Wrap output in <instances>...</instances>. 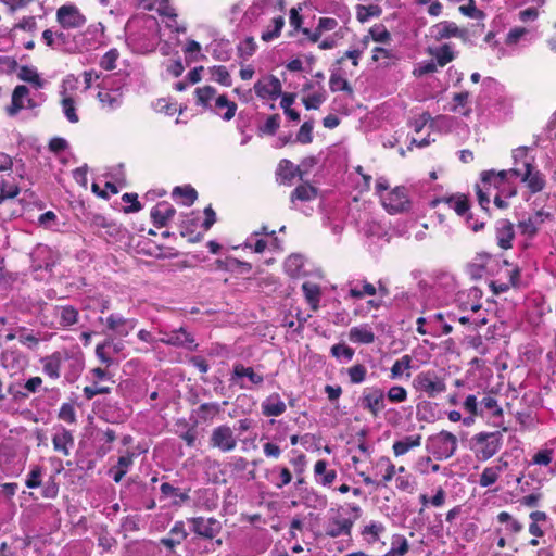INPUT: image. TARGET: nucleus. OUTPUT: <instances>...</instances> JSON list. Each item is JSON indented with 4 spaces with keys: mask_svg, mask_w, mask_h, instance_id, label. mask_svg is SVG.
I'll list each match as a JSON object with an SVG mask.
<instances>
[{
    "mask_svg": "<svg viewBox=\"0 0 556 556\" xmlns=\"http://www.w3.org/2000/svg\"><path fill=\"white\" fill-rule=\"evenodd\" d=\"M508 175L519 177L521 176V169L514 167L511 169L501 170L498 173H495L494 170L483 172L481 174V179L483 182H494V186L498 188L500 185L505 181Z\"/></svg>",
    "mask_w": 556,
    "mask_h": 556,
    "instance_id": "23",
    "label": "nucleus"
},
{
    "mask_svg": "<svg viewBox=\"0 0 556 556\" xmlns=\"http://www.w3.org/2000/svg\"><path fill=\"white\" fill-rule=\"evenodd\" d=\"M349 339L354 343L370 344L375 341V333L368 325L352 327Z\"/></svg>",
    "mask_w": 556,
    "mask_h": 556,
    "instance_id": "22",
    "label": "nucleus"
},
{
    "mask_svg": "<svg viewBox=\"0 0 556 556\" xmlns=\"http://www.w3.org/2000/svg\"><path fill=\"white\" fill-rule=\"evenodd\" d=\"M63 113L68 122L75 124L78 123L79 117L76 113L75 101L72 97H64L61 101Z\"/></svg>",
    "mask_w": 556,
    "mask_h": 556,
    "instance_id": "41",
    "label": "nucleus"
},
{
    "mask_svg": "<svg viewBox=\"0 0 556 556\" xmlns=\"http://www.w3.org/2000/svg\"><path fill=\"white\" fill-rule=\"evenodd\" d=\"M25 331L24 327L18 328V341L29 349H35L39 343V339L33 333H25Z\"/></svg>",
    "mask_w": 556,
    "mask_h": 556,
    "instance_id": "59",
    "label": "nucleus"
},
{
    "mask_svg": "<svg viewBox=\"0 0 556 556\" xmlns=\"http://www.w3.org/2000/svg\"><path fill=\"white\" fill-rule=\"evenodd\" d=\"M329 87L332 92L341 90L348 92L349 94L353 93V89L350 83L338 73L331 74L329 79Z\"/></svg>",
    "mask_w": 556,
    "mask_h": 556,
    "instance_id": "38",
    "label": "nucleus"
},
{
    "mask_svg": "<svg viewBox=\"0 0 556 556\" xmlns=\"http://www.w3.org/2000/svg\"><path fill=\"white\" fill-rule=\"evenodd\" d=\"M277 175L283 182L290 184L295 176L303 179V169L300 166H294L289 160H281L278 165Z\"/></svg>",
    "mask_w": 556,
    "mask_h": 556,
    "instance_id": "20",
    "label": "nucleus"
},
{
    "mask_svg": "<svg viewBox=\"0 0 556 556\" xmlns=\"http://www.w3.org/2000/svg\"><path fill=\"white\" fill-rule=\"evenodd\" d=\"M361 404L364 409L370 412L374 417L384 408V392L379 388L367 389L362 397Z\"/></svg>",
    "mask_w": 556,
    "mask_h": 556,
    "instance_id": "10",
    "label": "nucleus"
},
{
    "mask_svg": "<svg viewBox=\"0 0 556 556\" xmlns=\"http://www.w3.org/2000/svg\"><path fill=\"white\" fill-rule=\"evenodd\" d=\"M55 315L60 318L62 327H70L78 321V311L71 305L56 306Z\"/></svg>",
    "mask_w": 556,
    "mask_h": 556,
    "instance_id": "28",
    "label": "nucleus"
},
{
    "mask_svg": "<svg viewBox=\"0 0 556 556\" xmlns=\"http://www.w3.org/2000/svg\"><path fill=\"white\" fill-rule=\"evenodd\" d=\"M466 35L465 29H460L453 22H442L434 26V38L437 40L446 39L450 37H464Z\"/></svg>",
    "mask_w": 556,
    "mask_h": 556,
    "instance_id": "18",
    "label": "nucleus"
},
{
    "mask_svg": "<svg viewBox=\"0 0 556 556\" xmlns=\"http://www.w3.org/2000/svg\"><path fill=\"white\" fill-rule=\"evenodd\" d=\"M392 548L399 556H403L408 552L409 545L403 535H394L392 540Z\"/></svg>",
    "mask_w": 556,
    "mask_h": 556,
    "instance_id": "62",
    "label": "nucleus"
},
{
    "mask_svg": "<svg viewBox=\"0 0 556 556\" xmlns=\"http://www.w3.org/2000/svg\"><path fill=\"white\" fill-rule=\"evenodd\" d=\"M301 498L306 507H311L314 509H323L327 506L326 496L318 494L313 489L305 488L302 491Z\"/></svg>",
    "mask_w": 556,
    "mask_h": 556,
    "instance_id": "26",
    "label": "nucleus"
},
{
    "mask_svg": "<svg viewBox=\"0 0 556 556\" xmlns=\"http://www.w3.org/2000/svg\"><path fill=\"white\" fill-rule=\"evenodd\" d=\"M501 471H502L501 466L485 468L482 471L480 479H479L480 485L483 488H486V486L494 484L497 481Z\"/></svg>",
    "mask_w": 556,
    "mask_h": 556,
    "instance_id": "37",
    "label": "nucleus"
},
{
    "mask_svg": "<svg viewBox=\"0 0 556 556\" xmlns=\"http://www.w3.org/2000/svg\"><path fill=\"white\" fill-rule=\"evenodd\" d=\"M552 218L549 212L543 210L536 211L534 215L529 216L527 219L518 223V228L522 235L533 237L538 233L539 226L544 223L545 219Z\"/></svg>",
    "mask_w": 556,
    "mask_h": 556,
    "instance_id": "12",
    "label": "nucleus"
},
{
    "mask_svg": "<svg viewBox=\"0 0 556 556\" xmlns=\"http://www.w3.org/2000/svg\"><path fill=\"white\" fill-rule=\"evenodd\" d=\"M515 238L514 225L508 219H501L496 225V240L497 244L503 250H508L513 247L511 242Z\"/></svg>",
    "mask_w": 556,
    "mask_h": 556,
    "instance_id": "13",
    "label": "nucleus"
},
{
    "mask_svg": "<svg viewBox=\"0 0 556 556\" xmlns=\"http://www.w3.org/2000/svg\"><path fill=\"white\" fill-rule=\"evenodd\" d=\"M414 387L418 391L425 392L429 397H434L446 390L444 380L430 370L418 374L414 379Z\"/></svg>",
    "mask_w": 556,
    "mask_h": 556,
    "instance_id": "3",
    "label": "nucleus"
},
{
    "mask_svg": "<svg viewBox=\"0 0 556 556\" xmlns=\"http://www.w3.org/2000/svg\"><path fill=\"white\" fill-rule=\"evenodd\" d=\"M285 410L286 404L280 399L279 394H271L262 404V413L267 417L280 416Z\"/></svg>",
    "mask_w": 556,
    "mask_h": 556,
    "instance_id": "19",
    "label": "nucleus"
},
{
    "mask_svg": "<svg viewBox=\"0 0 556 556\" xmlns=\"http://www.w3.org/2000/svg\"><path fill=\"white\" fill-rule=\"evenodd\" d=\"M447 203L458 215H465L469 210V202L464 195L450 198L447 199Z\"/></svg>",
    "mask_w": 556,
    "mask_h": 556,
    "instance_id": "50",
    "label": "nucleus"
},
{
    "mask_svg": "<svg viewBox=\"0 0 556 556\" xmlns=\"http://www.w3.org/2000/svg\"><path fill=\"white\" fill-rule=\"evenodd\" d=\"M160 333L162 337L160 338V342L173 345V346H182L190 351L197 349L198 344H195V340L193 336L186 330V328L180 327L178 329H174L172 331L161 330Z\"/></svg>",
    "mask_w": 556,
    "mask_h": 556,
    "instance_id": "5",
    "label": "nucleus"
},
{
    "mask_svg": "<svg viewBox=\"0 0 556 556\" xmlns=\"http://www.w3.org/2000/svg\"><path fill=\"white\" fill-rule=\"evenodd\" d=\"M369 34L376 42L387 43L391 41V34L382 24L371 27Z\"/></svg>",
    "mask_w": 556,
    "mask_h": 556,
    "instance_id": "47",
    "label": "nucleus"
},
{
    "mask_svg": "<svg viewBox=\"0 0 556 556\" xmlns=\"http://www.w3.org/2000/svg\"><path fill=\"white\" fill-rule=\"evenodd\" d=\"M216 90L211 86L197 89L198 103L207 106L210 100L215 96Z\"/></svg>",
    "mask_w": 556,
    "mask_h": 556,
    "instance_id": "57",
    "label": "nucleus"
},
{
    "mask_svg": "<svg viewBox=\"0 0 556 556\" xmlns=\"http://www.w3.org/2000/svg\"><path fill=\"white\" fill-rule=\"evenodd\" d=\"M503 434L500 431L480 432L472 438L476 457L486 460L494 456L502 446Z\"/></svg>",
    "mask_w": 556,
    "mask_h": 556,
    "instance_id": "1",
    "label": "nucleus"
},
{
    "mask_svg": "<svg viewBox=\"0 0 556 556\" xmlns=\"http://www.w3.org/2000/svg\"><path fill=\"white\" fill-rule=\"evenodd\" d=\"M29 89L24 85L15 87L12 93V102L8 108V114L13 116L22 109L26 108V100L29 98Z\"/></svg>",
    "mask_w": 556,
    "mask_h": 556,
    "instance_id": "17",
    "label": "nucleus"
},
{
    "mask_svg": "<svg viewBox=\"0 0 556 556\" xmlns=\"http://www.w3.org/2000/svg\"><path fill=\"white\" fill-rule=\"evenodd\" d=\"M324 101H325L324 93L316 92V93L308 96L307 98H304L303 104L306 110H317Z\"/></svg>",
    "mask_w": 556,
    "mask_h": 556,
    "instance_id": "60",
    "label": "nucleus"
},
{
    "mask_svg": "<svg viewBox=\"0 0 556 556\" xmlns=\"http://www.w3.org/2000/svg\"><path fill=\"white\" fill-rule=\"evenodd\" d=\"M215 106L217 109H227V111L223 114V118L225 121H230L235 116L237 111V104L232 101H229L225 94H222L216 99Z\"/></svg>",
    "mask_w": 556,
    "mask_h": 556,
    "instance_id": "40",
    "label": "nucleus"
},
{
    "mask_svg": "<svg viewBox=\"0 0 556 556\" xmlns=\"http://www.w3.org/2000/svg\"><path fill=\"white\" fill-rule=\"evenodd\" d=\"M457 448V438L448 432L441 431L428 438L427 450L439 460L452 457Z\"/></svg>",
    "mask_w": 556,
    "mask_h": 556,
    "instance_id": "2",
    "label": "nucleus"
},
{
    "mask_svg": "<svg viewBox=\"0 0 556 556\" xmlns=\"http://www.w3.org/2000/svg\"><path fill=\"white\" fill-rule=\"evenodd\" d=\"M220 412L218 403H203L198 408V415L203 420H208L215 417Z\"/></svg>",
    "mask_w": 556,
    "mask_h": 556,
    "instance_id": "43",
    "label": "nucleus"
},
{
    "mask_svg": "<svg viewBox=\"0 0 556 556\" xmlns=\"http://www.w3.org/2000/svg\"><path fill=\"white\" fill-rule=\"evenodd\" d=\"M314 122L313 121H306L303 123V125L300 127V130L296 135V141L307 144L313 141V131Z\"/></svg>",
    "mask_w": 556,
    "mask_h": 556,
    "instance_id": "48",
    "label": "nucleus"
},
{
    "mask_svg": "<svg viewBox=\"0 0 556 556\" xmlns=\"http://www.w3.org/2000/svg\"><path fill=\"white\" fill-rule=\"evenodd\" d=\"M118 51L116 49L109 50L101 59L100 66L105 71H112L116 67L118 59Z\"/></svg>",
    "mask_w": 556,
    "mask_h": 556,
    "instance_id": "51",
    "label": "nucleus"
},
{
    "mask_svg": "<svg viewBox=\"0 0 556 556\" xmlns=\"http://www.w3.org/2000/svg\"><path fill=\"white\" fill-rule=\"evenodd\" d=\"M20 193V188L15 184L5 180L0 182V204L8 199H14Z\"/></svg>",
    "mask_w": 556,
    "mask_h": 556,
    "instance_id": "44",
    "label": "nucleus"
},
{
    "mask_svg": "<svg viewBox=\"0 0 556 556\" xmlns=\"http://www.w3.org/2000/svg\"><path fill=\"white\" fill-rule=\"evenodd\" d=\"M210 445L222 452H230L236 448L237 440L229 426L222 425L213 429Z\"/></svg>",
    "mask_w": 556,
    "mask_h": 556,
    "instance_id": "4",
    "label": "nucleus"
},
{
    "mask_svg": "<svg viewBox=\"0 0 556 556\" xmlns=\"http://www.w3.org/2000/svg\"><path fill=\"white\" fill-rule=\"evenodd\" d=\"M189 521L191 530L206 540H213L223 529L222 522L213 517H193Z\"/></svg>",
    "mask_w": 556,
    "mask_h": 556,
    "instance_id": "6",
    "label": "nucleus"
},
{
    "mask_svg": "<svg viewBox=\"0 0 556 556\" xmlns=\"http://www.w3.org/2000/svg\"><path fill=\"white\" fill-rule=\"evenodd\" d=\"M380 466L386 467V472L382 477V481L376 482L369 476H365V473L362 472L361 476L363 477V481L365 484H367V485L377 484V485L387 486V483L393 479V477L395 475V466L391 463V460L388 457L382 456L377 460L376 467H380Z\"/></svg>",
    "mask_w": 556,
    "mask_h": 556,
    "instance_id": "16",
    "label": "nucleus"
},
{
    "mask_svg": "<svg viewBox=\"0 0 556 556\" xmlns=\"http://www.w3.org/2000/svg\"><path fill=\"white\" fill-rule=\"evenodd\" d=\"M233 375L238 378L247 377L253 384H262L264 378L254 371L252 367H244L241 364H237L233 368Z\"/></svg>",
    "mask_w": 556,
    "mask_h": 556,
    "instance_id": "31",
    "label": "nucleus"
},
{
    "mask_svg": "<svg viewBox=\"0 0 556 556\" xmlns=\"http://www.w3.org/2000/svg\"><path fill=\"white\" fill-rule=\"evenodd\" d=\"M42 468L34 466L26 479V486L29 489L38 488L41 484Z\"/></svg>",
    "mask_w": 556,
    "mask_h": 556,
    "instance_id": "56",
    "label": "nucleus"
},
{
    "mask_svg": "<svg viewBox=\"0 0 556 556\" xmlns=\"http://www.w3.org/2000/svg\"><path fill=\"white\" fill-rule=\"evenodd\" d=\"M131 464H132V455L128 454L125 456H121L117 460L116 466H114L113 468L110 469L109 472L112 475L113 480L116 483L122 481V479L126 475V472H127L128 468L131 466Z\"/></svg>",
    "mask_w": 556,
    "mask_h": 556,
    "instance_id": "29",
    "label": "nucleus"
},
{
    "mask_svg": "<svg viewBox=\"0 0 556 556\" xmlns=\"http://www.w3.org/2000/svg\"><path fill=\"white\" fill-rule=\"evenodd\" d=\"M410 364H412V357L409 355L402 356L391 367V377L393 379L400 377L403 374L404 369L410 368Z\"/></svg>",
    "mask_w": 556,
    "mask_h": 556,
    "instance_id": "49",
    "label": "nucleus"
},
{
    "mask_svg": "<svg viewBox=\"0 0 556 556\" xmlns=\"http://www.w3.org/2000/svg\"><path fill=\"white\" fill-rule=\"evenodd\" d=\"M63 359V355L59 351L42 357L40 363L42 364L43 372L51 379H59Z\"/></svg>",
    "mask_w": 556,
    "mask_h": 556,
    "instance_id": "14",
    "label": "nucleus"
},
{
    "mask_svg": "<svg viewBox=\"0 0 556 556\" xmlns=\"http://www.w3.org/2000/svg\"><path fill=\"white\" fill-rule=\"evenodd\" d=\"M90 226L97 231L100 232L102 229H113L116 230V225L111 220H108L104 216L100 214H93L90 216Z\"/></svg>",
    "mask_w": 556,
    "mask_h": 556,
    "instance_id": "45",
    "label": "nucleus"
},
{
    "mask_svg": "<svg viewBox=\"0 0 556 556\" xmlns=\"http://www.w3.org/2000/svg\"><path fill=\"white\" fill-rule=\"evenodd\" d=\"M353 526V521L351 519H337L333 518L329 520L326 534L330 538H337L342 534L349 535L351 533V529Z\"/></svg>",
    "mask_w": 556,
    "mask_h": 556,
    "instance_id": "21",
    "label": "nucleus"
},
{
    "mask_svg": "<svg viewBox=\"0 0 556 556\" xmlns=\"http://www.w3.org/2000/svg\"><path fill=\"white\" fill-rule=\"evenodd\" d=\"M274 28L270 30L263 31L261 38L262 40L269 42L280 36L281 29L285 25V18L282 16H277L273 18Z\"/></svg>",
    "mask_w": 556,
    "mask_h": 556,
    "instance_id": "42",
    "label": "nucleus"
},
{
    "mask_svg": "<svg viewBox=\"0 0 556 556\" xmlns=\"http://www.w3.org/2000/svg\"><path fill=\"white\" fill-rule=\"evenodd\" d=\"M174 195H181L187 200V204L191 205L197 200V191L192 187L186 186V187H176L173 191Z\"/></svg>",
    "mask_w": 556,
    "mask_h": 556,
    "instance_id": "58",
    "label": "nucleus"
},
{
    "mask_svg": "<svg viewBox=\"0 0 556 556\" xmlns=\"http://www.w3.org/2000/svg\"><path fill=\"white\" fill-rule=\"evenodd\" d=\"M388 399L391 402L401 403L407 399V392L403 387L394 386L388 391Z\"/></svg>",
    "mask_w": 556,
    "mask_h": 556,
    "instance_id": "64",
    "label": "nucleus"
},
{
    "mask_svg": "<svg viewBox=\"0 0 556 556\" xmlns=\"http://www.w3.org/2000/svg\"><path fill=\"white\" fill-rule=\"evenodd\" d=\"M53 447L55 451L62 452L65 456L70 454L68 445L74 444V438L71 431L62 428L52 438Z\"/></svg>",
    "mask_w": 556,
    "mask_h": 556,
    "instance_id": "27",
    "label": "nucleus"
},
{
    "mask_svg": "<svg viewBox=\"0 0 556 556\" xmlns=\"http://www.w3.org/2000/svg\"><path fill=\"white\" fill-rule=\"evenodd\" d=\"M430 53L437 59V63L441 67L445 66L455 58L451 46L447 43L443 45L442 47L435 50H430Z\"/></svg>",
    "mask_w": 556,
    "mask_h": 556,
    "instance_id": "33",
    "label": "nucleus"
},
{
    "mask_svg": "<svg viewBox=\"0 0 556 556\" xmlns=\"http://www.w3.org/2000/svg\"><path fill=\"white\" fill-rule=\"evenodd\" d=\"M314 472L316 476H323L321 483L324 485H330L337 477L336 470H327V462L324 459L316 462Z\"/></svg>",
    "mask_w": 556,
    "mask_h": 556,
    "instance_id": "32",
    "label": "nucleus"
},
{
    "mask_svg": "<svg viewBox=\"0 0 556 556\" xmlns=\"http://www.w3.org/2000/svg\"><path fill=\"white\" fill-rule=\"evenodd\" d=\"M348 375L352 383L358 384L366 379L367 368L363 364H356L348 369Z\"/></svg>",
    "mask_w": 556,
    "mask_h": 556,
    "instance_id": "46",
    "label": "nucleus"
},
{
    "mask_svg": "<svg viewBox=\"0 0 556 556\" xmlns=\"http://www.w3.org/2000/svg\"><path fill=\"white\" fill-rule=\"evenodd\" d=\"M18 78L21 80L34 84L37 88H41L43 86V81L38 75L37 71L28 66L21 67L18 72Z\"/></svg>",
    "mask_w": 556,
    "mask_h": 556,
    "instance_id": "39",
    "label": "nucleus"
},
{
    "mask_svg": "<svg viewBox=\"0 0 556 556\" xmlns=\"http://www.w3.org/2000/svg\"><path fill=\"white\" fill-rule=\"evenodd\" d=\"M382 9L377 4L363 5L359 4L356 8L357 20L362 23L366 22L369 17L380 16Z\"/></svg>",
    "mask_w": 556,
    "mask_h": 556,
    "instance_id": "35",
    "label": "nucleus"
},
{
    "mask_svg": "<svg viewBox=\"0 0 556 556\" xmlns=\"http://www.w3.org/2000/svg\"><path fill=\"white\" fill-rule=\"evenodd\" d=\"M109 329L116 331L121 336H127L135 327L134 320L125 319L118 315H110L106 319Z\"/></svg>",
    "mask_w": 556,
    "mask_h": 556,
    "instance_id": "24",
    "label": "nucleus"
},
{
    "mask_svg": "<svg viewBox=\"0 0 556 556\" xmlns=\"http://www.w3.org/2000/svg\"><path fill=\"white\" fill-rule=\"evenodd\" d=\"M280 126V116L279 114L270 115L265 124L260 127V130L267 135H275Z\"/></svg>",
    "mask_w": 556,
    "mask_h": 556,
    "instance_id": "53",
    "label": "nucleus"
},
{
    "mask_svg": "<svg viewBox=\"0 0 556 556\" xmlns=\"http://www.w3.org/2000/svg\"><path fill=\"white\" fill-rule=\"evenodd\" d=\"M521 181L526 184L531 193L541 192L546 185L544 175L530 162H523V172H521Z\"/></svg>",
    "mask_w": 556,
    "mask_h": 556,
    "instance_id": "8",
    "label": "nucleus"
},
{
    "mask_svg": "<svg viewBox=\"0 0 556 556\" xmlns=\"http://www.w3.org/2000/svg\"><path fill=\"white\" fill-rule=\"evenodd\" d=\"M56 21L62 28L71 29L84 26L87 20L75 5H62L56 11Z\"/></svg>",
    "mask_w": 556,
    "mask_h": 556,
    "instance_id": "7",
    "label": "nucleus"
},
{
    "mask_svg": "<svg viewBox=\"0 0 556 556\" xmlns=\"http://www.w3.org/2000/svg\"><path fill=\"white\" fill-rule=\"evenodd\" d=\"M160 490L165 496H178L182 502L190 500L188 492H180L178 488L173 486L168 482L162 483Z\"/></svg>",
    "mask_w": 556,
    "mask_h": 556,
    "instance_id": "52",
    "label": "nucleus"
},
{
    "mask_svg": "<svg viewBox=\"0 0 556 556\" xmlns=\"http://www.w3.org/2000/svg\"><path fill=\"white\" fill-rule=\"evenodd\" d=\"M317 195V190L309 185L298 186L291 194V201H309Z\"/></svg>",
    "mask_w": 556,
    "mask_h": 556,
    "instance_id": "34",
    "label": "nucleus"
},
{
    "mask_svg": "<svg viewBox=\"0 0 556 556\" xmlns=\"http://www.w3.org/2000/svg\"><path fill=\"white\" fill-rule=\"evenodd\" d=\"M383 205L390 213H401L409 208V201L405 187L394 188L384 199Z\"/></svg>",
    "mask_w": 556,
    "mask_h": 556,
    "instance_id": "9",
    "label": "nucleus"
},
{
    "mask_svg": "<svg viewBox=\"0 0 556 556\" xmlns=\"http://www.w3.org/2000/svg\"><path fill=\"white\" fill-rule=\"evenodd\" d=\"M176 210L167 202L157 203L151 211L153 223L157 227L166 226L167 222L175 215Z\"/></svg>",
    "mask_w": 556,
    "mask_h": 556,
    "instance_id": "15",
    "label": "nucleus"
},
{
    "mask_svg": "<svg viewBox=\"0 0 556 556\" xmlns=\"http://www.w3.org/2000/svg\"><path fill=\"white\" fill-rule=\"evenodd\" d=\"M303 293L311 304L312 308L316 311L318 308L319 298H320V289L317 285L311 282H304L302 285Z\"/></svg>",
    "mask_w": 556,
    "mask_h": 556,
    "instance_id": "30",
    "label": "nucleus"
},
{
    "mask_svg": "<svg viewBox=\"0 0 556 556\" xmlns=\"http://www.w3.org/2000/svg\"><path fill=\"white\" fill-rule=\"evenodd\" d=\"M59 418L66 422L74 424L76 421L74 406L70 403H64L60 408Z\"/></svg>",
    "mask_w": 556,
    "mask_h": 556,
    "instance_id": "61",
    "label": "nucleus"
},
{
    "mask_svg": "<svg viewBox=\"0 0 556 556\" xmlns=\"http://www.w3.org/2000/svg\"><path fill=\"white\" fill-rule=\"evenodd\" d=\"M459 11L462 14L475 20H483L485 17V13L476 8L475 0H469L468 5H460Z\"/></svg>",
    "mask_w": 556,
    "mask_h": 556,
    "instance_id": "54",
    "label": "nucleus"
},
{
    "mask_svg": "<svg viewBox=\"0 0 556 556\" xmlns=\"http://www.w3.org/2000/svg\"><path fill=\"white\" fill-rule=\"evenodd\" d=\"M484 410L492 412V415L496 416V417L503 415L502 407L498 405L497 401L494 397L490 396V395L484 396L479 402V415H482L484 413Z\"/></svg>",
    "mask_w": 556,
    "mask_h": 556,
    "instance_id": "36",
    "label": "nucleus"
},
{
    "mask_svg": "<svg viewBox=\"0 0 556 556\" xmlns=\"http://www.w3.org/2000/svg\"><path fill=\"white\" fill-rule=\"evenodd\" d=\"M211 71L217 83L227 87L231 85L230 74L225 66H214Z\"/></svg>",
    "mask_w": 556,
    "mask_h": 556,
    "instance_id": "55",
    "label": "nucleus"
},
{
    "mask_svg": "<svg viewBox=\"0 0 556 556\" xmlns=\"http://www.w3.org/2000/svg\"><path fill=\"white\" fill-rule=\"evenodd\" d=\"M421 444V435H407L402 440L395 441L393 443V453L395 456H402L406 454L409 450L414 447H418Z\"/></svg>",
    "mask_w": 556,
    "mask_h": 556,
    "instance_id": "25",
    "label": "nucleus"
},
{
    "mask_svg": "<svg viewBox=\"0 0 556 556\" xmlns=\"http://www.w3.org/2000/svg\"><path fill=\"white\" fill-rule=\"evenodd\" d=\"M20 362V354L14 351H4L1 353V363L4 368H14Z\"/></svg>",
    "mask_w": 556,
    "mask_h": 556,
    "instance_id": "63",
    "label": "nucleus"
},
{
    "mask_svg": "<svg viewBox=\"0 0 556 556\" xmlns=\"http://www.w3.org/2000/svg\"><path fill=\"white\" fill-rule=\"evenodd\" d=\"M254 91L257 97L262 99H276L282 93L281 83L276 76L270 75L262 80L256 81L254 85Z\"/></svg>",
    "mask_w": 556,
    "mask_h": 556,
    "instance_id": "11",
    "label": "nucleus"
}]
</instances>
